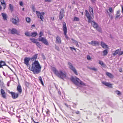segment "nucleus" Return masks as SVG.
Returning a JSON list of instances; mask_svg holds the SVG:
<instances>
[{"mask_svg": "<svg viewBox=\"0 0 123 123\" xmlns=\"http://www.w3.org/2000/svg\"><path fill=\"white\" fill-rule=\"evenodd\" d=\"M41 67L38 61L35 60L32 63L31 71H32L34 74H38L41 71Z\"/></svg>", "mask_w": 123, "mask_h": 123, "instance_id": "obj_1", "label": "nucleus"}, {"mask_svg": "<svg viewBox=\"0 0 123 123\" xmlns=\"http://www.w3.org/2000/svg\"><path fill=\"white\" fill-rule=\"evenodd\" d=\"M52 70L55 74L62 79H63L66 77V74L65 72H63L61 70L58 71L55 67H53Z\"/></svg>", "mask_w": 123, "mask_h": 123, "instance_id": "obj_2", "label": "nucleus"}, {"mask_svg": "<svg viewBox=\"0 0 123 123\" xmlns=\"http://www.w3.org/2000/svg\"><path fill=\"white\" fill-rule=\"evenodd\" d=\"M86 16L88 19V23H91L93 27L96 28L98 26V25L94 21H92L91 20L92 17L87 10H86Z\"/></svg>", "mask_w": 123, "mask_h": 123, "instance_id": "obj_3", "label": "nucleus"}, {"mask_svg": "<svg viewBox=\"0 0 123 123\" xmlns=\"http://www.w3.org/2000/svg\"><path fill=\"white\" fill-rule=\"evenodd\" d=\"M71 80L76 85H78L79 84L83 86L85 85L84 83L76 77H72L71 78Z\"/></svg>", "mask_w": 123, "mask_h": 123, "instance_id": "obj_4", "label": "nucleus"}, {"mask_svg": "<svg viewBox=\"0 0 123 123\" xmlns=\"http://www.w3.org/2000/svg\"><path fill=\"white\" fill-rule=\"evenodd\" d=\"M43 35V33L41 31L39 32V36L38 38V40L39 41H41L45 45H48L49 43L47 40L45 38L43 37H41Z\"/></svg>", "mask_w": 123, "mask_h": 123, "instance_id": "obj_5", "label": "nucleus"}, {"mask_svg": "<svg viewBox=\"0 0 123 123\" xmlns=\"http://www.w3.org/2000/svg\"><path fill=\"white\" fill-rule=\"evenodd\" d=\"M36 12L38 18L41 19L42 21H43V16L44 15V13L43 12H39L37 11H36Z\"/></svg>", "mask_w": 123, "mask_h": 123, "instance_id": "obj_6", "label": "nucleus"}, {"mask_svg": "<svg viewBox=\"0 0 123 123\" xmlns=\"http://www.w3.org/2000/svg\"><path fill=\"white\" fill-rule=\"evenodd\" d=\"M62 24L63 30L64 31V35L65 36L66 38L67 39H68V37L66 34L67 32V29L66 25V24L65 22H63L62 23Z\"/></svg>", "mask_w": 123, "mask_h": 123, "instance_id": "obj_7", "label": "nucleus"}, {"mask_svg": "<svg viewBox=\"0 0 123 123\" xmlns=\"http://www.w3.org/2000/svg\"><path fill=\"white\" fill-rule=\"evenodd\" d=\"M68 64L69 66V68L72 70L76 75H77V73L75 68L73 66L72 64L70 62H68Z\"/></svg>", "mask_w": 123, "mask_h": 123, "instance_id": "obj_8", "label": "nucleus"}, {"mask_svg": "<svg viewBox=\"0 0 123 123\" xmlns=\"http://www.w3.org/2000/svg\"><path fill=\"white\" fill-rule=\"evenodd\" d=\"M9 93L10 94L13 99H16L17 98L18 96V94L13 92H10Z\"/></svg>", "mask_w": 123, "mask_h": 123, "instance_id": "obj_9", "label": "nucleus"}, {"mask_svg": "<svg viewBox=\"0 0 123 123\" xmlns=\"http://www.w3.org/2000/svg\"><path fill=\"white\" fill-rule=\"evenodd\" d=\"M31 60L30 58L25 57L24 59V63L27 66L29 65V62Z\"/></svg>", "mask_w": 123, "mask_h": 123, "instance_id": "obj_10", "label": "nucleus"}, {"mask_svg": "<svg viewBox=\"0 0 123 123\" xmlns=\"http://www.w3.org/2000/svg\"><path fill=\"white\" fill-rule=\"evenodd\" d=\"M0 93L2 97L4 98H6V94L4 90L2 88L1 89Z\"/></svg>", "mask_w": 123, "mask_h": 123, "instance_id": "obj_11", "label": "nucleus"}, {"mask_svg": "<svg viewBox=\"0 0 123 123\" xmlns=\"http://www.w3.org/2000/svg\"><path fill=\"white\" fill-rule=\"evenodd\" d=\"M88 43L94 46L98 45L99 44V43L98 41H92L90 43L88 42Z\"/></svg>", "mask_w": 123, "mask_h": 123, "instance_id": "obj_12", "label": "nucleus"}, {"mask_svg": "<svg viewBox=\"0 0 123 123\" xmlns=\"http://www.w3.org/2000/svg\"><path fill=\"white\" fill-rule=\"evenodd\" d=\"M63 9H62L60 12L59 16V19L60 20H61L63 17Z\"/></svg>", "mask_w": 123, "mask_h": 123, "instance_id": "obj_13", "label": "nucleus"}, {"mask_svg": "<svg viewBox=\"0 0 123 123\" xmlns=\"http://www.w3.org/2000/svg\"><path fill=\"white\" fill-rule=\"evenodd\" d=\"M55 43L57 44H60L61 43L60 37L58 36L56 37Z\"/></svg>", "mask_w": 123, "mask_h": 123, "instance_id": "obj_14", "label": "nucleus"}, {"mask_svg": "<svg viewBox=\"0 0 123 123\" xmlns=\"http://www.w3.org/2000/svg\"><path fill=\"white\" fill-rule=\"evenodd\" d=\"M101 45L102 47L104 49H106L108 48L107 46L103 42H101Z\"/></svg>", "mask_w": 123, "mask_h": 123, "instance_id": "obj_15", "label": "nucleus"}, {"mask_svg": "<svg viewBox=\"0 0 123 123\" xmlns=\"http://www.w3.org/2000/svg\"><path fill=\"white\" fill-rule=\"evenodd\" d=\"M10 31L11 32V33L13 34H16L17 32V30L16 29L14 28H13Z\"/></svg>", "mask_w": 123, "mask_h": 123, "instance_id": "obj_16", "label": "nucleus"}, {"mask_svg": "<svg viewBox=\"0 0 123 123\" xmlns=\"http://www.w3.org/2000/svg\"><path fill=\"white\" fill-rule=\"evenodd\" d=\"M1 14L3 17V19L4 20H7V16L6 14L4 13H2Z\"/></svg>", "mask_w": 123, "mask_h": 123, "instance_id": "obj_17", "label": "nucleus"}, {"mask_svg": "<svg viewBox=\"0 0 123 123\" xmlns=\"http://www.w3.org/2000/svg\"><path fill=\"white\" fill-rule=\"evenodd\" d=\"M17 90L18 91L19 93L20 94L22 92V90L21 86L19 85H18L17 87Z\"/></svg>", "mask_w": 123, "mask_h": 123, "instance_id": "obj_18", "label": "nucleus"}, {"mask_svg": "<svg viewBox=\"0 0 123 123\" xmlns=\"http://www.w3.org/2000/svg\"><path fill=\"white\" fill-rule=\"evenodd\" d=\"M37 54H36L33 56L32 57L30 58L31 59V60L33 61L34 60H36L37 58Z\"/></svg>", "mask_w": 123, "mask_h": 123, "instance_id": "obj_19", "label": "nucleus"}, {"mask_svg": "<svg viewBox=\"0 0 123 123\" xmlns=\"http://www.w3.org/2000/svg\"><path fill=\"white\" fill-rule=\"evenodd\" d=\"M0 2L1 5L4 7V9H5L6 7V3L4 2V0H0Z\"/></svg>", "mask_w": 123, "mask_h": 123, "instance_id": "obj_20", "label": "nucleus"}, {"mask_svg": "<svg viewBox=\"0 0 123 123\" xmlns=\"http://www.w3.org/2000/svg\"><path fill=\"white\" fill-rule=\"evenodd\" d=\"M102 83L103 84L105 85V86H106L109 87H111L112 86L111 84L109 83L106 82H102Z\"/></svg>", "mask_w": 123, "mask_h": 123, "instance_id": "obj_21", "label": "nucleus"}, {"mask_svg": "<svg viewBox=\"0 0 123 123\" xmlns=\"http://www.w3.org/2000/svg\"><path fill=\"white\" fill-rule=\"evenodd\" d=\"M121 49H118L116 50L115 51L114 53L113 54V55L114 56H115L116 55H117L118 54L119 52L121 51Z\"/></svg>", "mask_w": 123, "mask_h": 123, "instance_id": "obj_22", "label": "nucleus"}, {"mask_svg": "<svg viewBox=\"0 0 123 123\" xmlns=\"http://www.w3.org/2000/svg\"><path fill=\"white\" fill-rule=\"evenodd\" d=\"M106 74L107 76L111 78H113L114 77L113 75L112 74L108 72H107Z\"/></svg>", "mask_w": 123, "mask_h": 123, "instance_id": "obj_23", "label": "nucleus"}, {"mask_svg": "<svg viewBox=\"0 0 123 123\" xmlns=\"http://www.w3.org/2000/svg\"><path fill=\"white\" fill-rule=\"evenodd\" d=\"M37 34V32H32L31 33V36L32 37H35L36 36Z\"/></svg>", "mask_w": 123, "mask_h": 123, "instance_id": "obj_24", "label": "nucleus"}, {"mask_svg": "<svg viewBox=\"0 0 123 123\" xmlns=\"http://www.w3.org/2000/svg\"><path fill=\"white\" fill-rule=\"evenodd\" d=\"M0 64L2 66H7V65L6 64L5 62L2 61H1L0 62Z\"/></svg>", "mask_w": 123, "mask_h": 123, "instance_id": "obj_25", "label": "nucleus"}, {"mask_svg": "<svg viewBox=\"0 0 123 123\" xmlns=\"http://www.w3.org/2000/svg\"><path fill=\"white\" fill-rule=\"evenodd\" d=\"M98 63L103 67H105V65L104 64L102 61H99Z\"/></svg>", "mask_w": 123, "mask_h": 123, "instance_id": "obj_26", "label": "nucleus"}, {"mask_svg": "<svg viewBox=\"0 0 123 123\" xmlns=\"http://www.w3.org/2000/svg\"><path fill=\"white\" fill-rule=\"evenodd\" d=\"M9 7L10 10L11 12H12L13 11V6L11 4H9Z\"/></svg>", "mask_w": 123, "mask_h": 123, "instance_id": "obj_27", "label": "nucleus"}, {"mask_svg": "<svg viewBox=\"0 0 123 123\" xmlns=\"http://www.w3.org/2000/svg\"><path fill=\"white\" fill-rule=\"evenodd\" d=\"M108 53V50L107 49L104 50L103 51V55H107Z\"/></svg>", "mask_w": 123, "mask_h": 123, "instance_id": "obj_28", "label": "nucleus"}, {"mask_svg": "<svg viewBox=\"0 0 123 123\" xmlns=\"http://www.w3.org/2000/svg\"><path fill=\"white\" fill-rule=\"evenodd\" d=\"M120 11H118L117 12L116 15V18H117L120 16Z\"/></svg>", "mask_w": 123, "mask_h": 123, "instance_id": "obj_29", "label": "nucleus"}, {"mask_svg": "<svg viewBox=\"0 0 123 123\" xmlns=\"http://www.w3.org/2000/svg\"><path fill=\"white\" fill-rule=\"evenodd\" d=\"M12 23L14 24H16L17 23L16 20L14 18H12Z\"/></svg>", "mask_w": 123, "mask_h": 123, "instance_id": "obj_30", "label": "nucleus"}, {"mask_svg": "<svg viewBox=\"0 0 123 123\" xmlns=\"http://www.w3.org/2000/svg\"><path fill=\"white\" fill-rule=\"evenodd\" d=\"M98 31L101 32H102L101 28L98 26L96 28Z\"/></svg>", "mask_w": 123, "mask_h": 123, "instance_id": "obj_31", "label": "nucleus"}, {"mask_svg": "<svg viewBox=\"0 0 123 123\" xmlns=\"http://www.w3.org/2000/svg\"><path fill=\"white\" fill-rule=\"evenodd\" d=\"M89 11L90 13H91V12H92V14H93V9L90 6L89 7Z\"/></svg>", "mask_w": 123, "mask_h": 123, "instance_id": "obj_32", "label": "nucleus"}, {"mask_svg": "<svg viewBox=\"0 0 123 123\" xmlns=\"http://www.w3.org/2000/svg\"><path fill=\"white\" fill-rule=\"evenodd\" d=\"M39 79L41 82V83L43 85V83L41 77V76H39L38 77Z\"/></svg>", "mask_w": 123, "mask_h": 123, "instance_id": "obj_33", "label": "nucleus"}, {"mask_svg": "<svg viewBox=\"0 0 123 123\" xmlns=\"http://www.w3.org/2000/svg\"><path fill=\"white\" fill-rule=\"evenodd\" d=\"M36 45L39 48H40L41 47V45L40 43L39 42H37L36 43Z\"/></svg>", "mask_w": 123, "mask_h": 123, "instance_id": "obj_34", "label": "nucleus"}, {"mask_svg": "<svg viewBox=\"0 0 123 123\" xmlns=\"http://www.w3.org/2000/svg\"><path fill=\"white\" fill-rule=\"evenodd\" d=\"M30 40L33 43H36L37 42L36 41V40L34 38H30Z\"/></svg>", "mask_w": 123, "mask_h": 123, "instance_id": "obj_35", "label": "nucleus"}, {"mask_svg": "<svg viewBox=\"0 0 123 123\" xmlns=\"http://www.w3.org/2000/svg\"><path fill=\"white\" fill-rule=\"evenodd\" d=\"M26 21L28 23H29L31 21L30 18L29 17H27L26 18Z\"/></svg>", "mask_w": 123, "mask_h": 123, "instance_id": "obj_36", "label": "nucleus"}, {"mask_svg": "<svg viewBox=\"0 0 123 123\" xmlns=\"http://www.w3.org/2000/svg\"><path fill=\"white\" fill-rule=\"evenodd\" d=\"M74 43H75V45L77 47H79V45L78 43V42L77 41H74Z\"/></svg>", "mask_w": 123, "mask_h": 123, "instance_id": "obj_37", "label": "nucleus"}, {"mask_svg": "<svg viewBox=\"0 0 123 123\" xmlns=\"http://www.w3.org/2000/svg\"><path fill=\"white\" fill-rule=\"evenodd\" d=\"M74 20L76 21H79V18H78L75 17L74 18Z\"/></svg>", "mask_w": 123, "mask_h": 123, "instance_id": "obj_38", "label": "nucleus"}, {"mask_svg": "<svg viewBox=\"0 0 123 123\" xmlns=\"http://www.w3.org/2000/svg\"><path fill=\"white\" fill-rule=\"evenodd\" d=\"M64 105L67 108H69L71 110V108L70 105H67V104L66 103H65Z\"/></svg>", "mask_w": 123, "mask_h": 123, "instance_id": "obj_39", "label": "nucleus"}, {"mask_svg": "<svg viewBox=\"0 0 123 123\" xmlns=\"http://www.w3.org/2000/svg\"><path fill=\"white\" fill-rule=\"evenodd\" d=\"M25 35L27 36H31V35L30 34L29 32H26L25 33Z\"/></svg>", "mask_w": 123, "mask_h": 123, "instance_id": "obj_40", "label": "nucleus"}, {"mask_svg": "<svg viewBox=\"0 0 123 123\" xmlns=\"http://www.w3.org/2000/svg\"><path fill=\"white\" fill-rule=\"evenodd\" d=\"M123 54V51H119L118 53L119 55H121Z\"/></svg>", "mask_w": 123, "mask_h": 123, "instance_id": "obj_41", "label": "nucleus"}, {"mask_svg": "<svg viewBox=\"0 0 123 123\" xmlns=\"http://www.w3.org/2000/svg\"><path fill=\"white\" fill-rule=\"evenodd\" d=\"M116 92L117 94L118 95H119L121 94V92L119 91H117Z\"/></svg>", "mask_w": 123, "mask_h": 123, "instance_id": "obj_42", "label": "nucleus"}, {"mask_svg": "<svg viewBox=\"0 0 123 123\" xmlns=\"http://www.w3.org/2000/svg\"><path fill=\"white\" fill-rule=\"evenodd\" d=\"M109 10L110 12H113V10L112 8L111 7H110Z\"/></svg>", "mask_w": 123, "mask_h": 123, "instance_id": "obj_43", "label": "nucleus"}, {"mask_svg": "<svg viewBox=\"0 0 123 123\" xmlns=\"http://www.w3.org/2000/svg\"><path fill=\"white\" fill-rule=\"evenodd\" d=\"M87 59L88 60H90L91 59V58L89 55H87Z\"/></svg>", "mask_w": 123, "mask_h": 123, "instance_id": "obj_44", "label": "nucleus"}, {"mask_svg": "<svg viewBox=\"0 0 123 123\" xmlns=\"http://www.w3.org/2000/svg\"><path fill=\"white\" fill-rule=\"evenodd\" d=\"M55 49L57 50L58 51L59 50V49L58 46H57L56 45H55Z\"/></svg>", "mask_w": 123, "mask_h": 123, "instance_id": "obj_45", "label": "nucleus"}, {"mask_svg": "<svg viewBox=\"0 0 123 123\" xmlns=\"http://www.w3.org/2000/svg\"><path fill=\"white\" fill-rule=\"evenodd\" d=\"M32 9L34 12L35 11V7L34 6H32Z\"/></svg>", "mask_w": 123, "mask_h": 123, "instance_id": "obj_46", "label": "nucleus"}, {"mask_svg": "<svg viewBox=\"0 0 123 123\" xmlns=\"http://www.w3.org/2000/svg\"><path fill=\"white\" fill-rule=\"evenodd\" d=\"M90 69L92 70H94L95 71H96L97 70V69L94 68H90Z\"/></svg>", "mask_w": 123, "mask_h": 123, "instance_id": "obj_47", "label": "nucleus"}, {"mask_svg": "<svg viewBox=\"0 0 123 123\" xmlns=\"http://www.w3.org/2000/svg\"><path fill=\"white\" fill-rule=\"evenodd\" d=\"M73 104H74V105L72 106H73L74 108H76V106L77 105L76 104L74 103Z\"/></svg>", "mask_w": 123, "mask_h": 123, "instance_id": "obj_48", "label": "nucleus"}, {"mask_svg": "<svg viewBox=\"0 0 123 123\" xmlns=\"http://www.w3.org/2000/svg\"><path fill=\"white\" fill-rule=\"evenodd\" d=\"M19 5L20 6H22L23 5V3L22 1H21L19 2Z\"/></svg>", "mask_w": 123, "mask_h": 123, "instance_id": "obj_49", "label": "nucleus"}, {"mask_svg": "<svg viewBox=\"0 0 123 123\" xmlns=\"http://www.w3.org/2000/svg\"><path fill=\"white\" fill-rule=\"evenodd\" d=\"M70 48L72 49V50L73 49L74 50H75V51H76V49L75 48H74L70 47Z\"/></svg>", "mask_w": 123, "mask_h": 123, "instance_id": "obj_50", "label": "nucleus"}, {"mask_svg": "<svg viewBox=\"0 0 123 123\" xmlns=\"http://www.w3.org/2000/svg\"><path fill=\"white\" fill-rule=\"evenodd\" d=\"M51 1V0H44V1L45 2H50Z\"/></svg>", "mask_w": 123, "mask_h": 123, "instance_id": "obj_51", "label": "nucleus"}, {"mask_svg": "<svg viewBox=\"0 0 123 123\" xmlns=\"http://www.w3.org/2000/svg\"><path fill=\"white\" fill-rule=\"evenodd\" d=\"M71 3L72 4H74L75 3V1L74 0H72L71 1Z\"/></svg>", "mask_w": 123, "mask_h": 123, "instance_id": "obj_52", "label": "nucleus"}, {"mask_svg": "<svg viewBox=\"0 0 123 123\" xmlns=\"http://www.w3.org/2000/svg\"><path fill=\"white\" fill-rule=\"evenodd\" d=\"M91 1L92 3H94L96 1V0H90Z\"/></svg>", "mask_w": 123, "mask_h": 123, "instance_id": "obj_53", "label": "nucleus"}, {"mask_svg": "<svg viewBox=\"0 0 123 123\" xmlns=\"http://www.w3.org/2000/svg\"><path fill=\"white\" fill-rule=\"evenodd\" d=\"M122 12L123 13V5L122 6Z\"/></svg>", "mask_w": 123, "mask_h": 123, "instance_id": "obj_54", "label": "nucleus"}, {"mask_svg": "<svg viewBox=\"0 0 123 123\" xmlns=\"http://www.w3.org/2000/svg\"><path fill=\"white\" fill-rule=\"evenodd\" d=\"M35 27V25H32L31 26V28H33V27Z\"/></svg>", "mask_w": 123, "mask_h": 123, "instance_id": "obj_55", "label": "nucleus"}, {"mask_svg": "<svg viewBox=\"0 0 123 123\" xmlns=\"http://www.w3.org/2000/svg\"><path fill=\"white\" fill-rule=\"evenodd\" d=\"M75 113L77 114H79L80 113L79 111H77L76 112H75Z\"/></svg>", "mask_w": 123, "mask_h": 123, "instance_id": "obj_56", "label": "nucleus"}, {"mask_svg": "<svg viewBox=\"0 0 123 123\" xmlns=\"http://www.w3.org/2000/svg\"><path fill=\"white\" fill-rule=\"evenodd\" d=\"M119 70L120 72H122V69L121 68L120 69H119Z\"/></svg>", "mask_w": 123, "mask_h": 123, "instance_id": "obj_57", "label": "nucleus"}, {"mask_svg": "<svg viewBox=\"0 0 123 123\" xmlns=\"http://www.w3.org/2000/svg\"><path fill=\"white\" fill-rule=\"evenodd\" d=\"M58 93L59 94L61 95V92L60 91H58Z\"/></svg>", "mask_w": 123, "mask_h": 123, "instance_id": "obj_58", "label": "nucleus"}, {"mask_svg": "<svg viewBox=\"0 0 123 123\" xmlns=\"http://www.w3.org/2000/svg\"><path fill=\"white\" fill-rule=\"evenodd\" d=\"M16 116L18 118H20V116L19 115V116H18L17 115Z\"/></svg>", "mask_w": 123, "mask_h": 123, "instance_id": "obj_59", "label": "nucleus"}, {"mask_svg": "<svg viewBox=\"0 0 123 123\" xmlns=\"http://www.w3.org/2000/svg\"><path fill=\"white\" fill-rule=\"evenodd\" d=\"M3 75L4 76H6L5 74L3 71Z\"/></svg>", "mask_w": 123, "mask_h": 123, "instance_id": "obj_60", "label": "nucleus"}, {"mask_svg": "<svg viewBox=\"0 0 123 123\" xmlns=\"http://www.w3.org/2000/svg\"><path fill=\"white\" fill-rule=\"evenodd\" d=\"M33 122H34V123H39L38 122H36L34 120H33Z\"/></svg>", "mask_w": 123, "mask_h": 123, "instance_id": "obj_61", "label": "nucleus"}, {"mask_svg": "<svg viewBox=\"0 0 123 123\" xmlns=\"http://www.w3.org/2000/svg\"><path fill=\"white\" fill-rule=\"evenodd\" d=\"M3 68V67H2V66L0 64V68Z\"/></svg>", "mask_w": 123, "mask_h": 123, "instance_id": "obj_62", "label": "nucleus"}, {"mask_svg": "<svg viewBox=\"0 0 123 123\" xmlns=\"http://www.w3.org/2000/svg\"><path fill=\"white\" fill-rule=\"evenodd\" d=\"M55 87L56 88V89L57 90L58 89V88H57V87L56 86V85H55Z\"/></svg>", "mask_w": 123, "mask_h": 123, "instance_id": "obj_63", "label": "nucleus"}, {"mask_svg": "<svg viewBox=\"0 0 123 123\" xmlns=\"http://www.w3.org/2000/svg\"><path fill=\"white\" fill-rule=\"evenodd\" d=\"M20 118H19V120H18V121L19 122H20Z\"/></svg>", "mask_w": 123, "mask_h": 123, "instance_id": "obj_64", "label": "nucleus"}]
</instances>
